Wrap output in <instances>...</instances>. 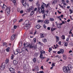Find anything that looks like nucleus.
Here are the masks:
<instances>
[{"label":"nucleus","mask_w":73,"mask_h":73,"mask_svg":"<svg viewBox=\"0 0 73 73\" xmlns=\"http://www.w3.org/2000/svg\"><path fill=\"white\" fill-rule=\"evenodd\" d=\"M23 45L25 46V48H27V47L29 46V47H30V48L32 49H33V48H34L35 49H36L37 48V45L33 44H29L28 43L26 44L25 43H24Z\"/></svg>","instance_id":"obj_1"},{"label":"nucleus","mask_w":73,"mask_h":73,"mask_svg":"<svg viewBox=\"0 0 73 73\" xmlns=\"http://www.w3.org/2000/svg\"><path fill=\"white\" fill-rule=\"evenodd\" d=\"M68 67H64L63 68V71L65 73H70V70H68Z\"/></svg>","instance_id":"obj_2"},{"label":"nucleus","mask_w":73,"mask_h":73,"mask_svg":"<svg viewBox=\"0 0 73 73\" xmlns=\"http://www.w3.org/2000/svg\"><path fill=\"white\" fill-rule=\"evenodd\" d=\"M38 9L39 11V13H42V14L44 13V12L45 11L44 9H42V8L40 7H38Z\"/></svg>","instance_id":"obj_3"},{"label":"nucleus","mask_w":73,"mask_h":73,"mask_svg":"<svg viewBox=\"0 0 73 73\" xmlns=\"http://www.w3.org/2000/svg\"><path fill=\"white\" fill-rule=\"evenodd\" d=\"M27 0H22L21 3H22L23 5L26 7V6H28V5L27 4L26 1Z\"/></svg>","instance_id":"obj_4"},{"label":"nucleus","mask_w":73,"mask_h":73,"mask_svg":"<svg viewBox=\"0 0 73 73\" xmlns=\"http://www.w3.org/2000/svg\"><path fill=\"white\" fill-rule=\"evenodd\" d=\"M5 63H3L2 64L1 66V70H3L4 69H5Z\"/></svg>","instance_id":"obj_5"},{"label":"nucleus","mask_w":73,"mask_h":73,"mask_svg":"<svg viewBox=\"0 0 73 73\" xmlns=\"http://www.w3.org/2000/svg\"><path fill=\"white\" fill-rule=\"evenodd\" d=\"M9 70L12 73H15V70L13 69V68H9Z\"/></svg>","instance_id":"obj_6"},{"label":"nucleus","mask_w":73,"mask_h":73,"mask_svg":"<svg viewBox=\"0 0 73 73\" xmlns=\"http://www.w3.org/2000/svg\"><path fill=\"white\" fill-rule=\"evenodd\" d=\"M2 8L5 11V10H6V9L7 8V7L4 4H3V6H2Z\"/></svg>","instance_id":"obj_7"},{"label":"nucleus","mask_w":73,"mask_h":73,"mask_svg":"<svg viewBox=\"0 0 73 73\" xmlns=\"http://www.w3.org/2000/svg\"><path fill=\"white\" fill-rule=\"evenodd\" d=\"M66 67L68 68V69L70 70H71V69H72V66L70 64L68 65V66H67Z\"/></svg>","instance_id":"obj_8"},{"label":"nucleus","mask_w":73,"mask_h":73,"mask_svg":"<svg viewBox=\"0 0 73 73\" xmlns=\"http://www.w3.org/2000/svg\"><path fill=\"white\" fill-rule=\"evenodd\" d=\"M44 23L46 24H48L49 23V20L48 19L45 20L44 21Z\"/></svg>","instance_id":"obj_9"},{"label":"nucleus","mask_w":73,"mask_h":73,"mask_svg":"<svg viewBox=\"0 0 73 73\" xmlns=\"http://www.w3.org/2000/svg\"><path fill=\"white\" fill-rule=\"evenodd\" d=\"M6 9V12H7L8 13H10V9L7 8Z\"/></svg>","instance_id":"obj_10"},{"label":"nucleus","mask_w":73,"mask_h":73,"mask_svg":"<svg viewBox=\"0 0 73 73\" xmlns=\"http://www.w3.org/2000/svg\"><path fill=\"white\" fill-rule=\"evenodd\" d=\"M15 36H16L15 35H12L11 37V40H12V41H13V40L15 38Z\"/></svg>","instance_id":"obj_11"},{"label":"nucleus","mask_w":73,"mask_h":73,"mask_svg":"<svg viewBox=\"0 0 73 73\" xmlns=\"http://www.w3.org/2000/svg\"><path fill=\"white\" fill-rule=\"evenodd\" d=\"M25 25H27L28 24H29V21L28 20H26L25 22L24 23Z\"/></svg>","instance_id":"obj_12"},{"label":"nucleus","mask_w":73,"mask_h":73,"mask_svg":"<svg viewBox=\"0 0 73 73\" xmlns=\"http://www.w3.org/2000/svg\"><path fill=\"white\" fill-rule=\"evenodd\" d=\"M13 63L15 65L17 64V61L16 60H14L13 61Z\"/></svg>","instance_id":"obj_13"},{"label":"nucleus","mask_w":73,"mask_h":73,"mask_svg":"<svg viewBox=\"0 0 73 73\" xmlns=\"http://www.w3.org/2000/svg\"><path fill=\"white\" fill-rule=\"evenodd\" d=\"M40 38H44L45 37V36H44V34H40Z\"/></svg>","instance_id":"obj_14"},{"label":"nucleus","mask_w":73,"mask_h":73,"mask_svg":"<svg viewBox=\"0 0 73 73\" xmlns=\"http://www.w3.org/2000/svg\"><path fill=\"white\" fill-rule=\"evenodd\" d=\"M48 11H45L44 12V15H47L48 14Z\"/></svg>","instance_id":"obj_15"},{"label":"nucleus","mask_w":73,"mask_h":73,"mask_svg":"<svg viewBox=\"0 0 73 73\" xmlns=\"http://www.w3.org/2000/svg\"><path fill=\"white\" fill-rule=\"evenodd\" d=\"M63 59L64 60H66L67 58L66 56L64 54L63 55Z\"/></svg>","instance_id":"obj_16"},{"label":"nucleus","mask_w":73,"mask_h":73,"mask_svg":"<svg viewBox=\"0 0 73 73\" xmlns=\"http://www.w3.org/2000/svg\"><path fill=\"white\" fill-rule=\"evenodd\" d=\"M60 51L61 53H62V54L64 53V49H60Z\"/></svg>","instance_id":"obj_17"},{"label":"nucleus","mask_w":73,"mask_h":73,"mask_svg":"<svg viewBox=\"0 0 73 73\" xmlns=\"http://www.w3.org/2000/svg\"><path fill=\"white\" fill-rule=\"evenodd\" d=\"M35 70H36V71H38L39 70V68L37 66L35 68Z\"/></svg>","instance_id":"obj_18"},{"label":"nucleus","mask_w":73,"mask_h":73,"mask_svg":"<svg viewBox=\"0 0 73 73\" xmlns=\"http://www.w3.org/2000/svg\"><path fill=\"white\" fill-rule=\"evenodd\" d=\"M57 27L58 28H61V26L60 25V24H57Z\"/></svg>","instance_id":"obj_19"},{"label":"nucleus","mask_w":73,"mask_h":73,"mask_svg":"<svg viewBox=\"0 0 73 73\" xmlns=\"http://www.w3.org/2000/svg\"><path fill=\"white\" fill-rule=\"evenodd\" d=\"M41 26H40V25H37L36 26V27L37 29H39L40 28H41Z\"/></svg>","instance_id":"obj_20"},{"label":"nucleus","mask_w":73,"mask_h":73,"mask_svg":"<svg viewBox=\"0 0 73 73\" xmlns=\"http://www.w3.org/2000/svg\"><path fill=\"white\" fill-rule=\"evenodd\" d=\"M42 57H43V55L42 54H40V58L42 59Z\"/></svg>","instance_id":"obj_21"},{"label":"nucleus","mask_w":73,"mask_h":73,"mask_svg":"<svg viewBox=\"0 0 73 73\" xmlns=\"http://www.w3.org/2000/svg\"><path fill=\"white\" fill-rule=\"evenodd\" d=\"M56 29V28H53L52 27L51 29V31H55Z\"/></svg>","instance_id":"obj_22"},{"label":"nucleus","mask_w":73,"mask_h":73,"mask_svg":"<svg viewBox=\"0 0 73 73\" xmlns=\"http://www.w3.org/2000/svg\"><path fill=\"white\" fill-rule=\"evenodd\" d=\"M40 52V54H42V53H43L44 54L45 53V52L43 50L41 51Z\"/></svg>","instance_id":"obj_23"},{"label":"nucleus","mask_w":73,"mask_h":73,"mask_svg":"<svg viewBox=\"0 0 73 73\" xmlns=\"http://www.w3.org/2000/svg\"><path fill=\"white\" fill-rule=\"evenodd\" d=\"M33 61L35 63V62H36V59L35 58H34L33 59Z\"/></svg>","instance_id":"obj_24"},{"label":"nucleus","mask_w":73,"mask_h":73,"mask_svg":"<svg viewBox=\"0 0 73 73\" xmlns=\"http://www.w3.org/2000/svg\"><path fill=\"white\" fill-rule=\"evenodd\" d=\"M10 49V47H8L7 48V49H6L7 52H9Z\"/></svg>","instance_id":"obj_25"},{"label":"nucleus","mask_w":73,"mask_h":73,"mask_svg":"<svg viewBox=\"0 0 73 73\" xmlns=\"http://www.w3.org/2000/svg\"><path fill=\"white\" fill-rule=\"evenodd\" d=\"M34 14V11H32L31 12V13L30 15V16H32V15H33Z\"/></svg>","instance_id":"obj_26"},{"label":"nucleus","mask_w":73,"mask_h":73,"mask_svg":"<svg viewBox=\"0 0 73 73\" xmlns=\"http://www.w3.org/2000/svg\"><path fill=\"white\" fill-rule=\"evenodd\" d=\"M42 6H43V7H46V4H45L44 3H42Z\"/></svg>","instance_id":"obj_27"},{"label":"nucleus","mask_w":73,"mask_h":73,"mask_svg":"<svg viewBox=\"0 0 73 73\" xmlns=\"http://www.w3.org/2000/svg\"><path fill=\"white\" fill-rule=\"evenodd\" d=\"M36 5H37V6H38V7H40V4H38V2L36 3Z\"/></svg>","instance_id":"obj_28"},{"label":"nucleus","mask_w":73,"mask_h":73,"mask_svg":"<svg viewBox=\"0 0 73 73\" xmlns=\"http://www.w3.org/2000/svg\"><path fill=\"white\" fill-rule=\"evenodd\" d=\"M9 62V60L8 59H7L6 60V64H7Z\"/></svg>","instance_id":"obj_29"},{"label":"nucleus","mask_w":73,"mask_h":73,"mask_svg":"<svg viewBox=\"0 0 73 73\" xmlns=\"http://www.w3.org/2000/svg\"><path fill=\"white\" fill-rule=\"evenodd\" d=\"M21 50L22 51H24L25 50V47H23V48H21Z\"/></svg>","instance_id":"obj_30"},{"label":"nucleus","mask_w":73,"mask_h":73,"mask_svg":"<svg viewBox=\"0 0 73 73\" xmlns=\"http://www.w3.org/2000/svg\"><path fill=\"white\" fill-rule=\"evenodd\" d=\"M57 3L56 0H54L53 1V3L54 4H56Z\"/></svg>","instance_id":"obj_31"},{"label":"nucleus","mask_w":73,"mask_h":73,"mask_svg":"<svg viewBox=\"0 0 73 73\" xmlns=\"http://www.w3.org/2000/svg\"><path fill=\"white\" fill-rule=\"evenodd\" d=\"M29 8H30V9H31V10H33V6H31L29 7Z\"/></svg>","instance_id":"obj_32"},{"label":"nucleus","mask_w":73,"mask_h":73,"mask_svg":"<svg viewBox=\"0 0 73 73\" xmlns=\"http://www.w3.org/2000/svg\"><path fill=\"white\" fill-rule=\"evenodd\" d=\"M52 51V48H49L48 51L49 52H50V51Z\"/></svg>","instance_id":"obj_33"},{"label":"nucleus","mask_w":73,"mask_h":73,"mask_svg":"<svg viewBox=\"0 0 73 73\" xmlns=\"http://www.w3.org/2000/svg\"><path fill=\"white\" fill-rule=\"evenodd\" d=\"M62 38L63 40H64V39H65V36L64 35H62Z\"/></svg>","instance_id":"obj_34"},{"label":"nucleus","mask_w":73,"mask_h":73,"mask_svg":"<svg viewBox=\"0 0 73 73\" xmlns=\"http://www.w3.org/2000/svg\"><path fill=\"white\" fill-rule=\"evenodd\" d=\"M16 52H17V53H19V52H20V50L19 49H17L16 50Z\"/></svg>","instance_id":"obj_35"},{"label":"nucleus","mask_w":73,"mask_h":73,"mask_svg":"<svg viewBox=\"0 0 73 73\" xmlns=\"http://www.w3.org/2000/svg\"><path fill=\"white\" fill-rule=\"evenodd\" d=\"M44 42H46V39H44L42 40Z\"/></svg>","instance_id":"obj_36"},{"label":"nucleus","mask_w":73,"mask_h":73,"mask_svg":"<svg viewBox=\"0 0 73 73\" xmlns=\"http://www.w3.org/2000/svg\"><path fill=\"white\" fill-rule=\"evenodd\" d=\"M14 58V55L13 54H12V55L11 56V59L12 60H13Z\"/></svg>","instance_id":"obj_37"},{"label":"nucleus","mask_w":73,"mask_h":73,"mask_svg":"<svg viewBox=\"0 0 73 73\" xmlns=\"http://www.w3.org/2000/svg\"><path fill=\"white\" fill-rule=\"evenodd\" d=\"M50 21H54V19L53 18H51L50 19Z\"/></svg>","instance_id":"obj_38"},{"label":"nucleus","mask_w":73,"mask_h":73,"mask_svg":"<svg viewBox=\"0 0 73 73\" xmlns=\"http://www.w3.org/2000/svg\"><path fill=\"white\" fill-rule=\"evenodd\" d=\"M38 23H42V21L41 20H39L38 21Z\"/></svg>","instance_id":"obj_39"},{"label":"nucleus","mask_w":73,"mask_h":73,"mask_svg":"<svg viewBox=\"0 0 73 73\" xmlns=\"http://www.w3.org/2000/svg\"><path fill=\"white\" fill-rule=\"evenodd\" d=\"M69 11L70 12V14H72V13H73V12L72 11V10H71V9H69Z\"/></svg>","instance_id":"obj_40"},{"label":"nucleus","mask_w":73,"mask_h":73,"mask_svg":"<svg viewBox=\"0 0 73 73\" xmlns=\"http://www.w3.org/2000/svg\"><path fill=\"white\" fill-rule=\"evenodd\" d=\"M33 40L34 42H36V38H35Z\"/></svg>","instance_id":"obj_41"},{"label":"nucleus","mask_w":73,"mask_h":73,"mask_svg":"<svg viewBox=\"0 0 73 73\" xmlns=\"http://www.w3.org/2000/svg\"><path fill=\"white\" fill-rule=\"evenodd\" d=\"M14 54H15V55H16V54H18V52H17L16 51H15L14 53Z\"/></svg>","instance_id":"obj_42"},{"label":"nucleus","mask_w":73,"mask_h":73,"mask_svg":"<svg viewBox=\"0 0 73 73\" xmlns=\"http://www.w3.org/2000/svg\"><path fill=\"white\" fill-rule=\"evenodd\" d=\"M32 10L29 8V9H28V12H31Z\"/></svg>","instance_id":"obj_43"},{"label":"nucleus","mask_w":73,"mask_h":73,"mask_svg":"<svg viewBox=\"0 0 73 73\" xmlns=\"http://www.w3.org/2000/svg\"><path fill=\"white\" fill-rule=\"evenodd\" d=\"M23 21V19H21L19 21V22L20 23V22H21Z\"/></svg>","instance_id":"obj_44"},{"label":"nucleus","mask_w":73,"mask_h":73,"mask_svg":"<svg viewBox=\"0 0 73 73\" xmlns=\"http://www.w3.org/2000/svg\"><path fill=\"white\" fill-rule=\"evenodd\" d=\"M7 44V43L5 42H3V46H4V45H6Z\"/></svg>","instance_id":"obj_45"},{"label":"nucleus","mask_w":73,"mask_h":73,"mask_svg":"<svg viewBox=\"0 0 73 73\" xmlns=\"http://www.w3.org/2000/svg\"><path fill=\"white\" fill-rule=\"evenodd\" d=\"M17 28V26L14 25V29H16Z\"/></svg>","instance_id":"obj_46"},{"label":"nucleus","mask_w":73,"mask_h":73,"mask_svg":"<svg viewBox=\"0 0 73 73\" xmlns=\"http://www.w3.org/2000/svg\"><path fill=\"white\" fill-rule=\"evenodd\" d=\"M58 54H60V53H61V52L60 51H58L57 52Z\"/></svg>","instance_id":"obj_47"},{"label":"nucleus","mask_w":73,"mask_h":73,"mask_svg":"<svg viewBox=\"0 0 73 73\" xmlns=\"http://www.w3.org/2000/svg\"><path fill=\"white\" fill-rule=\"evenodd\" d=\"M31 26V24H29V25H27V27H29Z\"/></svg>","instance_id":"obj_48"},{"label":"nucleus","mask_w":73,"mask_h":73,"mask_svg":"<svg viewBox=\"0 0 73 73\" xmlns=\"http://www.w3.org/2000/svg\"><path fill=\"white\" fill-rule=\"evenodd\" d=\"M58 44L59 45H61V42L60 41L58 42Z\"/></svg>","instance_id":"obj_49"},{"label":"nucleus","mask_w":73,"mask_h":73,"mask_svg":"<svg viewBox=\"0 0 73 73\" xmlns=\"http://www.w3.org/2000/svg\"><path fill=\"white\" fill-rule=\"evenodd\" d=\"M41 7L43 9H44V6L41 5Z\"/></svg>","instance_id":"obj_50"},{"label":"nucleus","mask_w":73,"mask_h":73,"mask_svg":"<svg viewBox=\"0 0 73 73\" xmlns=\"http://www.w3.org/2000/svg\"><path fill=\"white\" fill-rule=\"evenodd\" d=\"M24 29H28V28H27V26H25L24 27Z\"/></svg>","instance_id":"obj_51"},{"label":"nucleus","mask_w":73,"mask_h":73,"mask_svg":"<svg viewBox=\"0 0 73 73\" xmlns=\"http://www.w3.org/2000/svg\"><path fill=\"white\" fill-rule=\"evenodd\" d=\"M43 27H44V28H46V26H45V24H44L43 25Z\"/></svg>","instance_id":"obj_52"},{"label":"nucleus","mask_w":73,"mask_h":73,"mask_svg":"<svg viewBox=\"0 0 73 73\" xmlns=\"http://www.w3.org/2000/svg\"><path fill=\"white\" fill-rule=\"evenodd\" d=\"M57 12H58V13H59V14H61V12L59 11H58V10L57 11Z\"/></svg>","instance_id":"obj_53"},{"label":"nucleus","mask_w":73,"mask_h":73,"mask_svg":"<svg viewBox=\"0 0 73 73\" xmlns=\"http://www.w3.org/2000/svg\"><path fill=\"white\" fill-rule=\"evenodd\" d=\"M41 69L42 70H44V68H43V66H42L41 67Z\"/></svg>","instance_id":"obj_54"},{"label":"nucleus","mask_w":73,"mask_h":73,"mask_svg":"<svg viewBox=\"0 0 73 73\" xmlns=\"http://www.w3.org/2000/svg\"><path fill=\"white\" fill-rule=\"evenodd\" d=\"M67 45H68V44L67 43H66L64 44V46H67Z\"/></svg>","instance_id":"obj_55"},{"label":"nucleus","mask_w":73,"mask_h":73,"mask_svg":"<svg viewBox=\"0 0 73 73\" xmlns=\"http://www.w3.org/2000/svg\"><path fill=\"white\" fill-rule=\"evenodd\" d=\"M39 73H44V71H41L39 72Z\"/></svg>","instance_id":"obj_56"},{"label":"nucleus","mask_w":73,"mask_h":73,"mask_svg":"<svg viewBox=\"0 0 73 73\" xmlns=\"http://www.w3.org/2000/svg\"><path fill=\"white\" fill-rule=\"evenodd\" d=\"M55 57H58V58H59V56L58 55H56L55 56Z\"/></svg>","instance_id":"obj_57"},{"label":"nucleus","mask_w":73,"mask_h":73,"mask_svg":"<svg viewBox=\"0 0 73 73\" xmlns=\"http://www.w3.org/2000/svg\"><path fill=\"white\" fill-rule=\"evenodd\" d=\"M62 3H64L65 2V1H64V0H62Z\"/></svg>","instance_id":"obj_58"},{"label":"nucleus","mask_w":73,"mask_h":73,"mask_svg":"<svg viewBox=\"0 0 73 73\" xmlns=\"http://www.w3.org/2000/svg\"><path fill=\"white\" fill-rule=\"evenodd\" d=\"M20 13H23V10H21L20 11Z\"/></svg>","instance_id":"obj_59"},{"label":"nucleus","mask_w":73,"mask_h":73,"mask_svg":"<svg viewBox=\"0 0 73 73\" xmlns=\"http://www.w3.org/2000/svg\"><path fill=\"white\" fill-rule=\"evenodd\" d=\"M61 18L62 17H64V15H61L60 16Z\"/></svg>","instance_id":"obj_60"},{"label":"nucleus","mask_w":73,"mask_h":73,"mask_svg":"<svg viewBox=\"0 0 73 73\" xmlns=\"http://www.w3.org/2000/svg\"><path fill=\"white\" fill-rule=\"evenodd\" d=\"M45 14H43V19H45Z\"/></svg>","instance_id":"obj_61"},{"label":"nucleus","mask_w":73,"mask_h":73,"mask_svg":"<svg viewBox=\"0 0 73 73\" xmlns=\"http://www.w3.org/2000/svg\"><path fill=\"white\" fill-rule=\"evenodd\" d=\"M14 31H15V30H11V32L12 33H14Z\"/></svg>","instance_id":"obj_62"},{"label":"nucleus","mask_w":73,"mask_h":73,"mask_svg":"<svg viewBox=\"0 0 73 73\" xmlns=\"http://www.w3.org/2000/svg\"><path fill=\"white\" fill-rule=\"evenodd\" d=\"M50 27H47V29L48 30H50Z\"/></svg>","instance_id":"obj_63"},{"label":"nucleus","mask_w":73,"mask_h":73,"mask_svg":"<svg viewBox=\"0 0 73 73\" xmlns=\"http://www.w3.org/2000/svg\"><path fill=\"white\" fill-rule=\"evenodd\" d=\"M16 22V19H15L13 21L14 23H15Z\"/></svg>","instance_id":"obj_64"}]
</instances>
